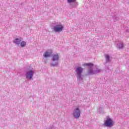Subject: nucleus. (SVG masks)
I'll return each instance as SVG.
<instances>
[{"instance_id":"f257e3e1","label":"nucleus","mask_w":129,"mask_h":129,"mask_svg":"<svg viewBox=\"0 0 129 129\" xmlns=\"http://www.w3.org/2000/svg\"><path fill=\"white\" fill-rule=\"evenodd\" d=\"M83 66H87V67H89L88 73L89 75H93V74H96L97 73H100V72H101V69L97 66H96V70L93 71L92 68V66H93V64L91 63H84L83 64Z\"/></svg>"},{"instance_id":"f03ea898","label":"nucleus","mask_w":129,"mask_h":129,"mask_svg":"<svg viewBox=\"0 0 129 129\" xmlns=\"http://www.w3.org/2000/svg\"><path fill=\"white\" fill-rule=\"evenodd\" d=\"M59 53H53L51 56V62H50V66L52 67H56L59 65Z\"/></svg>"},{"instance_id":"7ed1b4c3","label":"nucleus","mask_w":129,"mask_h":129,"mask_svg":"<svg viewBox=\"0 0 129 129\" xmlns=\"http://www.w3.org/2000/svg\"><path fill=\"white\" fill-rule=\"evenodd\" d=\"M76 76L77 78L78 82H80L83 80L82 73H83V68L81 67H77L75 69Z\"/></svg>"},{"instance_id":"20e7f679","label":"nucleus","mask_w":129,"mask_h":129,"mask_svg":"<svg viewBox=\"0 0 129 129\" xmlns=\"http://www.w3.org/2000/svg\"><path fill=\"white\" fill-rule=\"evenodd\" d=\"M104 125L107 127H112L113 126V120L109 116H107L104 119Z\"/></svg>"},{"instance_id":"39448f33","label":"nucleus","mask_w":129,"mask_h":129,"mask_svg":"<svg viewBox=\"0 0 129 129\" xmlns=\"http://www.w3.org/2000/svg\"><path fill=\"white\" fill-rule=\"evenodd\" d=\"M64 29V26L61 23H55L53 25V29L55 33H59L62 32Z\"/></svg>"},{"instance_id":"423d86ee","label":"nucleus","mask_w":129,"mask_h":129,"mask_svg":"<svg viewBox=\"0 0 129 129\" xmlns=\"http://www.w3.org/2000/svg\"><path fill=\"white\" fill-rule=\"evenodd\" d=\"M80 113H81V111L80 110V109H79V108L78 107H77L74 110L73 115L74 117H75V118H79L80 116Z\"/></svg>"},{"instance_id":"0eeeda50","label":"nucleus","mask_w":129,"mask_h":129,"mask_svg":"<svg viewBox=\"0 0 129 129\" xmlns=\"http://www.w3.org/2000/svg\"><path fill=\"white\" fill-rule=\"evenodd\" d=\"M34 71L30 70L29 71L27 72L26 74V77L27 80H31L32 78H33V75H34Z\"/></svg>"},{"instance_id":"6e6552de","label":"nucleus","mask_w":129,"mask_h":129,"mask_svg":"<svg viewBox=\"0 0 129 129\" xmlns=\"http://www.w3.org/2000/svg\"><path fill=\"white\" fill-rule=\"evenodd\" d=\"M52 53L53 52L52 51V50H48L44 52L43 57H44V58H49V57H51V55H52Z\"/></svg>"},{"instance_id":"1a4fd4ad","label":"nucleus","mask_w":129,"mask_h":129,"mask_svg":"<svg viewBox=\"0 0 129 129\" xmlns=\"http://www.w3.org/2000/svg\"><path fill=\"white\" fill-rule=\"evenodd\" d=\"M22 42V38H16L14 39L13 43L15 44L16 45H20L21 42Z\"/></svg>"},{"instance_id":"9d476101","label":"nucleus","mask_w":129,"mask_h":129,"mask_svg":"<svg viewBox=\"0 0 129 129\" xmlns=\"http://www.w3.org/2000/svg\"><path fill=\"white\" fill-rule=\"evenodd\" d=\"M117 48L118 49H122L123 48V43L121 41L118 42L116 44Z\"/></svg>"},{"instance_id":"9b49d317","label":"nucleus","mask_w":129,"mask_h":129,"mask_svg":"<svg viewBox=\"0 0 129 129\" xmlns=\"http://www.w3.org/2000/svg\"><path fill=\"white\" fill-rule=\"evenodd\" d=\"M105 58L106 59V62L105 63V66L106 65V63L110 61V56L108 54L105 55Z\"/></svg>"},{"instance_id":"f8f14e48","label":"nucleus","mask_w":129,"mask_h":129,"mask_svg":"<svg viewBox=\"0 0 129 129\" xmlns=\"http://www.w3.org/2000/svg\"><path fill=\"white\" fill-rule=\"evenodd\" d=\"M20 44L21 47H26V45H27V42H26V41H23L21 42Z\"/></svg>"},{"instance_id":"ddd939ff","label":"nucleus","mask_w":129,"mask_h":129,"mask_svg":"<svg viewBox=\"0 0 129 129\" xmlns=\"http://www.w3.org/2000/svg\"><path fill=\"white\" fill-rule=\"evenodd\" d=\"M78 5V4L76 2H75L71 4V7H72V8H76Z\"/></svg>"},{"instance_id":"4468645a","label":"nucleus","mask_w":129,"mask_h":129,"mask_svg":"<svg viewBox=\"0 0 129 129\" xmlns=\"http://www.w3.org/2000/svg\"><path fill=\"white\" fill-rule=\"evenodd\" d=\"M98 112L99 113H103V110L102 109V108L101 107H100L98 109Z\"/></svg>"},{"instance_id":"2eb2a0df","label":"nucleus","mask_w":129,"mask_h":129,"mask_svg":"<svg viewBox=\"0 0 129 129\" xmlns=\"http://www.w3.org/2000/svg\"><path fill=\"white\" fill-rule=\"evenodd\" d=\"M68 4H72L73 3H75L76 0H67Z\"/></svg>"},{"instance_id":"dca6fc26","label":"nucleus","mask_w":129,"mask_h":129,"mask_svg":"<svg viewBox=\"0 0 129 129\" xmlns=\"http://www.w3.org/2000/svg\"><path fill=\"white\" fill-rule=\"evenodd\" d=\"M44 62L45 64H47V60H44Z\"/></svg>"},{"instance_id":"f3484780","label":"nucleus","mask_w":129,"mask_h":129,"mask_svg":"<svg viewBox=\"0 0 129 129\" xmlns=\"http://www.w3.org/2000/svg\"><path fill=\"white\" fill-rule=\"evenodd\" d=\"M106 69H108V70H110V69H109V68L106 67Z\"/></svg>"}]
</instances>
